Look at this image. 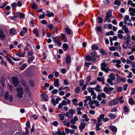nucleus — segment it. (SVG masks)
Segmentation results:
<instances>
[{"label": "nucleus", "mask_w": 135, "mask_h": 135, "mask_svg": "<svg viewBox=\"0 0 135 135\" xmlns=\"http://www.w3.org/2000/svg\"><path fill=\"white\" fill-rule=\"evenodd\" d=\"M51 92L52 94H55L57 93L58 90L57 89H55L52 91Z\"/></svg>", "instance_id": "53"}, {"label": "nucleus", "mask_w": 135, "mask_h": 135, "mask_svg": "<svg viewBox=\"0 0 135 135\" xmlns=\"http://www.w3.org/2000/svg\"><path fill=\"white\" fill-rule=\"evenodd\" d=\"M91 49L92 50H98L99 49V47L96 46L95 45H93L91 47Z\"/></svg>", "instance_id": "42"}, {"label": "nucleus", "mask_w": 135, "mask_h": 135, "mask_svg": "<svg viewBox=\"0 0 135 135\" xmlns=\"http://www.w3.org/2000/svg\"><path fill=\"white\" fill-rule=\"evenodd\" d=\"M63 124L64 125L66 126L67 127H69L70 126V123L68 122H67L66 120H65L64 121L62 120Z\"/></svg>", "instance_id": "35"}, {"label": "nucleus", "mask_w": 135, "mask_h": 135, "mask_svg": "<svg viewBox=\"0 0 135 135\" xmlns=\"http://www.w3.org/2000/svg\"><path fill=\"white\" fill-rule=\"evenodd\" d=\"M99 51L102 56L104 55H107V53L105 52V50L103 49H100L99 50Z\"/></svg>", "instance_id": "37"}, {"label": "nucleus", "mask_w": 135, "mask_h": 135, "mask_svg": "<svg viewBox=\"0 0 135 135\" xmlns=\"http://www.w3.org/2000/svg\"><path fill=\"white\" fill-rule=\"evenodd\" d=\"M129 11L130 13L129 15L131 16H134V14L135 13V9L133 8L132 7H130L129 8Z\"/></svg>", "instance_id": "13"}, {"label": "nucleus", "mask_w": 135, "mask_h": 135, "mask_svg": "<svg viewBox=\"0 0 135 135\" xmlns=\"http://www.w3.org/2000/svg\"><path fill=\"white\" fill-rule=\"evenodd\" d=\"M101 122H98V123L96 124L95 128L97 131H99L101 129V128H99V127L102 125Z\"/></svg>", "instance_id": "17"}, {"label": "nucleus", "mask_w": 135, "mask_h": 135, "mask_svg": "<svg viewBox=\"0 0 135 135\" xmlns=\"http://www.w3.org/2000/svg\"><path fill=\"white\" fill-rule=\"evenodd\" d=\"M97 80L99 82H101L103 80H105V79L103 76H102L101 78L98 77L97 78Z\"/></svg>", "instance_id": "41"}, {"label": "nucleus", "mask_w": 135, "mask_h": 135, "mask_svg": "<svg viewBox=\"0 0 135 135\" xmlns=\"http://www.w3.org/2000/svg\"><path fill=\"white\" fill-rule=\"evenodd\" d=\"M100 86L99 85H96L95 88H94V89L98 92H100L102 91V90L100 89Z\"/></svg>", "instance_id": "25"}, {"label": "nucleus", "mask_w": 135, "mask_h": 135, "mask_svg": "<svg viewBox=\"0 0 135 135\" xmlns=\"http://www.w3.org/2000/svg\"><path fill=\"white\" fill-rule=\"evenodd\" d=\"M4 98L6 100H9L10 102L12 101L13 99L12 96L9 94V93L8 91L5 93Z\"/></svg>", "instance_id": "5"}, {"label": "nucleus", "mask_w": 135, "mask_h": 135, "mask_svg": "<svg viewBox=\"0 0 135 135\" xmlns=\"http://www.w3.org/2000/svg\"><path fill=\"white\" fill-rule=\"evenodd\" d=\"M46 12L47 13L46 15V16L47 17H50L51 16H54V15L53 13L49 11H47Z\"/></svg>", "instance_id": "19"}, {"label": "nucleus", "mask_w": 135, "mask_h": 135, "mask_svg": "<svg viewBox=\"0 0 135 135\" xmlns=\"http://www.w3.org/2000/svg\"><path fill=\"white\" fill-rule=\"evenodd\" d=\"M93 89H94V88H92L89 87L87 88V90L88 92L91 93V95L94 94L95 93V92L93 90Z\"/></svg>", "instance_id": "22"}, {"label": "nucleus", "mask_w": 135, "mask_h": 135, "mask_svg": "<svg viewBox=\"0 0 135 135\" xmlns=\"http://www.w3.org/2000/svg\"><path fill=\"white\" fill-rule=\"evenodd\" d=\"M25 91L27 93L30 92L29 91L28 86H25Z\"/></svg>", "instance_id": "45"}, {"label": "nucleus", "mask_w": 135, "mask_h": 135, "mask_svg": "<svg viewBox=\"0 0 135 135\" xmlns=\"http://www.w3.org/2000/svg\"><path fill=\"white\" fill-rule=\"evenodd\" d=\"M26 132L25 133H23V135H29V131H28L27 129V128L25 127Z\"/></svg>", "instance_id": "51"}, {"label": "nucleus", "mask_w": 135, "mask_h": 135, "mask_svg": "<svg viewBox=\"0 0 135 135\" xmlns=\"http://www.w3.org/2000/svg\"><path fill=\"white\" fill-rule=\"evenodd\" d=\"M27 66V64H23L22 66L20 67V69L21 70H23L25 69L26 68Z\"/></svg>", "instance_id": "34"}, {"label": "nucleus", "mask_w": 135, "mask_h": 135, "mask_svg": "<svg viewBox=\"0 0 135 135\" xmlns=\"http://www.w3.org/2000/svg\"><path fill=\"white\" fill-rule=\"evenodd\" d=\"M5 36L2 29H0V39L3 41L4 40Z\"/></svg>", "instance_id": "10"}, {"label": "nucleus", "mask_w": 135, "mask_h": 135, "mask_svg": "<svg viewBox=\"0 0 135 135\" xmlns=\"http://www.w3.org/2000/svg\"><path fill=\"white\" fill-rule=\"evenodd\" d=\"M122 89L121 87H119L117 88V90L119 92H120L122 90Z\"/></svg>", "instance_id": "63"}, {"label": "nucleus", "mask_w": 135, "mask_h": 135, "mask_svg": "<svg viewBox=\"0 0 135 135\" xmlns=\"http://www.w3.org/2000/svg\"><path fill=\"white\" fill-rule=\"evenodd\" d=\"M26 52H22L21 54L19 52H17L16 54V55L20 57H24L25 56V54Z\"/></svg>", "instance_id": "27"}, {"label": "nucleus", "mask_w": 135, "mask_h": 135, "mask_svg": "<svg viewBox=\"0 0 135 135\" xmlns=\"http://www.w3.org/2000/svg\"><path fill=\"white\" fill-rule=\"evenodd\" d=\"M118 103V98H116L110 102L108 103V105L109 106H112L117 104Z\"/></svg>", "instance_id": "6"}, {"label": "nucleus", "mask_w": 135, "mask_h": 135, "mask_svg": "<svg viewBox=\"0 0 135 135\" xmlns=\"http://www.w3.org/2000/svg\"><path fill=\"white\" fill-rule=\"evenodd\" d=\"M12 80L13 84L15 86L18 85L19 83V81L17 77H13L12 78Z\"/></svg>", "instance_id": "8"}, {"label": "nucleus", "mask_w": 135, "mask_h": 135, "mask_svg": "<svg viewBox=\"0 0 135 135\" xmlns=\"http://www.w3.org/2000/svg\"><path fill=\"white\" fill-rule=\"evenodd\" d=\"M68 44L66 43H64L63 44L62 48L64 51H67L68 49Z\"/></svg>", "instance_id": "24"}, {"label": "nucleus", "mask_w": 135, "mask_h": 135, "mask_svg": "<svg viewBox=\"0 0 135 135\" xmlns=\"http://www.w3.org/2000/svg\"><path fill=\"white\" fill-rule=\"evenodd\" d=\"M65 89H67V91H70V89L69 87L68 86H65L64 88L60 87L59 88V91H61L62 90H64Z\"/></svg>", "instance_id": "26"}, {"label": "nucleus", "mask_w": 135, "mask_h": 135, "mask_svg": "<svg viewBox=\"0 0 135 135\" xmlns=\"http://www.w3.org/2000/svg\"><path fill=\"white\" fill-rule=\"evenodd\" d=\"M98 18L99 20V21L98 22V23H101L102 22L103 19L102 17H98Z\"/></svg>", "instance_id": "49"}, {"label": "nucleus", "mask_w": 135, "mask_h": 135, "mask_svg": "<svg viewBox=\"0 0 135 135\" xmlns=\"http://www.w3.org/2000/svg\"><path fill=\"white\" fill-rule=\"evenodd\" d=\"M58 124V122L56 121H54L51 124L54 125L55 126H57Z\"/></svg>", "instance_id": "62"}, {"label": "nucleus", "mask_w": 135, "mask_h": 135, "mask_svg": "<svg viewBox=\"0 0 135 135\" xmlns=\"http://www.w3.org/2000/svg\"><path fill=\"white\" fill-rule=\"evenodd\" d=\"M66 62L67 64L70 63L71 61V57L70 55L67 56L65 59Z\"/></svg>", "instance_id": "16"}, {"label": "nucleus", "mask_w": 135, "mask_h": 135, "mask_svg": "<svg viewBox=\"0 0 135 135\" xmlns=\"http://www.w3.org/2000/svg\"><path fill=\"white\" fill-rule=\"evenodd\" d=\"M61 100V99L60 98H57L56 100L54 98H52L51 99V101L53 105L54 106H55L56 104H57L59 103V101Z\"/></svg>", "instance_id": "7"}, {"label": "nucleus", "mask_w": 135, "mask_h": 135, "mask_svg": "<svg viewBox=\"0 0 135 135\" xmlns=\"http://www.w3.org/2000/svg\"><path fill=\"white\" fill-rule=\"evenodd\" d=\"M110 50L112 51H114L115 50V47L114 46L110 47H109Z\"/></svg>", "instance_id": "56"}, {"label": "nucleus", "mask_w": 135, "mask_h": 135, "mask_svg": "<svg viewBox=\"0 0 135 135\" xmlns=\"http://www.w3.org/2000/svg\"><path fill=\"white\" fill-rule=\"evenodd\" d=\"M128 102L131 105H133L135 103L134 100L132 98H130L129 99Z\"/></svg>", "instance_id": "39"}, {"label": "nucleus", "mask_w": 135, "mask_h": 135, "mask_svg": "<svg viewBox=\"0 0 135 135\" xmlns=\"http://www.w3.org/2000/svg\"><path fill=\"white\" fill-rule=\"evenodd\" d=\"M114 89L112 87L108 88L107 87H105L104 88V91L105 93H107L108 91H112Z\"/></svg>", "instance_id": "14"}, {"label": "nucleus", "mask_w": 135, "mask_h": 135, "mask_svg": "<svg viewBox=\"0 0 135 135\" xmlns=\"http://www.w3.org/2000/svg\"><path fill=\"white\" fill-rule=\"evenodd\" d=\"M95 51H94L93 52H91L90 55H87L85 56V59L87 61H92L94 62L95 61Z\"/></svg>", "instance_id": "1"}, {"label": "nucleus", "mask_w": 135, "mask_h": 135, "mask_svg": "<svg viewBox=\"0 0 135 135\" xmlns=\"http://www.w3.org/2000/svg\"><path fill=\"white\" fill-rule=\"evenodd\" d=\"M127 77L128 78H131L132 77V73L131 72H129V75L127 76Z\"/></svg>", "instance_id": "60"}, {"label": "nucleus", "mask_w": 135, "mask_h": 135, "mask_svg": "<svg viewBox=\"0 0 135 135\" xmlns=\"http://www.w3.org/2000/svg\"><path fill=\"white\" fill-rule=\"evenodd\" d=\"M80 89L79 86H77L76 87L75 89V92L76 93H77L80 90Z\"/></svg>", "instance_id": "48"}, {"label": "nucleus", "mask_w": 135, "mask_h": 135, "mask_svg": "<svg viewBox=\"0 0 135 135\" xmlns=\"http://www.w3.org/2000/svg\"><path fill=\"white\" fill-rule=\"evenodd\" d=\"M129 17L128 15H126L125 16L124 20L125 21H128L129 20Z\"/></svg>", "instance_id": "58"}, {"label": "nucleus", "mask_w": 135, "mask_h": 135, "mask_svg": "<svg viewBox=\"0 0 135 135\" xmlns=\"http://www.w3.org/2000/svg\"><path fill=\"white\" fill-rule=\"evenodd\" d=\"M94 103L97 107H99L100 105L99 103V102L97 100H94Z\"/></svg>", "instance_id": "55"}, {"label": "nucleus", "mask_w": 135, "mask_h": 135, "mask_svg": "<svg viewBox=\"0 0 135 135\" xmlns=\"http://www.w3.org/2000/svg\"><path fill=\"white\" fill-rule=\"evenodd\" d=\"M102 27L100 26H98L97 27L96 29V31L100 32H101V31H102Z\"/></svg>", "instance_id": "47"}, {"label": "nucleus", "mask_w": 135, "mask_h": 135, "mask_svg": "<svg viewBox=\"0 0 135 135\" xmlns=\"http://www.w3.org/2000/svg\"><path fill=\"white\" fill-rule=\"evenodd\" d=\"M1 64L2 65H4L5 66H6V62L5 61H4L3 59H2L1 61Z\"/></svg>", "instance_id": "46"}, {"label": "nucleus", "mask_w": 135, "mask_h": 135, "mask_svg": "<svg viewBox=\"0 0 135 135\" xmlns=\"http://www.w3.org/2000/svg\"><path fill=\"white\" fill-rule=\"evenodd\" d=\"M105 117V115L103 114H101L99 116V117L97 118V122H102V119L103 120Z\"/></svg>", "instance_id": "20"}, {"label": "nucleus", "mask_w": 135, "mask_h": 135, "mask_svg": "<svg viewBox=\"0 0 135 135\" xmlns=\"http://www.w3.org/2000/svg\"><path fill=\"white\" fill-rule=\"evenodd\" d=\"M32 7L33 9H36L37 8V4L35 3L32 4Z\"/></svg>", "instance_id": "40"}, {"label": "nucleus", "mask_w": 135, "mask_h": 135, "mask_svg": "<svg viewBox=\"0 0 135 135\" xmlns=\"http://www.w3.org/2000/svg\"><path fill=\"white\" fill-rule=\"evenodd\" d=\"M59 79H55L54 84V86L58 88L60 86V85L59 84Z\"/></svg>", "instance_id": "15"}, {"label": "nucleus", "mask_w": 135, "mask_h": 135, "mask_svg": "<svg viewBox=\"0 0 135 135\" xmlns=\"http://www.w3.org/2000/svg\"><path fill=\"white\" fill-rule=\"evenodd\" d=\"M109 128L113 132H116L117 131V128L114 126H109Z\"/></svg>", "instance_id": "23"}, {"label": "nucleus", "mask_w": 135, "mask_h": 135, "mask_svg": "<svg viewBox=\"0 0 135 135\" xmlns=\"http://www.w3.org/2000/svg\"><path fill=\"white\" fill-rule=\"evenodd\" d=\"M100 96L102 98H105L106 97L105 94L103 93H101L99 94Z\"/></svg>", "instance_id": "50"}, {"label": "nucleus", "mask_w": 135, "mask_h": 135, "mask_svg": "<svg viewBox=\"0 0 135 135\" xmlns=\"http://www.w3.org/2000/svg\"><path fill=\"white\" fill-rule=\"evenodd\" d=\"M19 15L20 16V18L23 19V18L24 17L25 15L23 13H19Z\"/></svg>", "instance_id": "57"}, {"label": "nucleus", "mask_w": 135, "mask_h": 135, "mask_svg": "<svg viewBox=\"0 0 135 135\" xmlns=\"http://www.w3.org/2000/svg\"><path fill=\"white\" fill-rule=\"evenodd\" d=\"M109 78L113 81L115 79V76L113 73H111L109 75Z\"/></svg>", "instance_id": "33"}, {"label": "nucleus", "mask_w": 135, "mask_h": 135, "mask_svg": "<svg viewBox=\"0 0 135 135\" xmlns=\"http://www.w3.org/2000/svg\"><path fill=\"white\" fill-rule=\"evenodd\" d=\"M100 65V68L102 71H104L106 73L108 72L109 70L111 71L108 67H107L106 68L107 66V64L105 62H103Z\"/></svg>", "instance_id": "2"}, {"label": "nucleus", "mask_w": 135, "mask_h": 135, "mask_svg": "<svg viewBox=\"0 0 135 135\" xmlns=\"http://www.w3.org/2000/svg\"><path fill=\"white\" fill-rule=\"evenodd\" d=\"M35 57L34 56H32L31 57H29L27 60V61L28 63H31L34 59Z\"/></svg>", "instance_id": "29"}, {"label": "nucleus", "mask_w": 135, "mask_h": 135, "mask_svg": "<svg viewBox=\"0 0 135 135\" xmlns=\"http://www.w3.org/2000/svg\"><path fill=\"white\" fill-rule=\"evenodd\" d=\"M112 62L114 63H116L115 64V65L117 67L120 68L121 67V66L120 65L121 63V61L120 60H116L115 59H113Z\"/></svg>", "instance_id": "9"}, {"label": "nucleus", "mask_w": 135, "mask_h": 135, "mask_svg": "<svg viewBox=\"0 0 135 135\" xmlns=\"http://www.w3.org/2000/svg\"><path fill=\"white\" fill-rule=\"evenodd\" d=\"M91 79V77L90 76H88L87 79H86V81L88 82H89Z\"/></svg>", "instance_id": "64"}, {"label": "nucleus", "mask_w": 135, "mask_h": 135, "mask_svg": "<svg viewBox=\"0 0 135 135\" xmlns=\"http://www.w3.org/2000/svg\"><path fill=\"white\" fill-rule=\"evenodd\" d=\"M52 38L53 39L54 42L55 43L57 42L59 40V38L57 36L55 37Z\"/></svg>", "instance_id": "54"}, {"label": "nucleus", "mask_w": 135, "mask_h": 135, "mask_svg": "<svg viewBox=\"0 0 135 135\" xmlns=\"http://www.w3.org/2000/svg\"><path fill=\"white\" fill-rule=\"evenodd\" d=\"M61 35L62 40H64V42H66L67 41V38L65 37V35L63 33H61Z\"/></svg>", "instance_id": "32"}, {"label": "nucleus", "mask_w": 135, "mask_h": 135, "mask_svg": "<svg viewBox=\"0 0 135 135\" xmlns=\"http://www.w3.org/2000/svg\"><path fill=\"white\" fill-rule=\"evenodd\" d=\"M33 33L35 34V35L36 36L38 37V31H37V29H34L33 31Z\"/></svg>", "instance_id": "43"}, {"label": "nucleus", "mask_w": 135, "mask_h": 135, "mask_svg": "<svg viewBox=\"0 0 135 135\" xmlns=\"http://www.w3.org/2000/svg\"><path fill=\"white\" fill-rule=\"evenodd\" d=\"M117 36L120 39L122 38L123 37V35L120 33H118L117 35Z\"/></svg>", "instance_id": "59"}, {"label": "nucleus", "mask_w": 135, "mask_h": 135, "mask_svg": "<svg viewBox=\"0 0 135 135\" xmlns=\"http://www.w3.org/2000/svg\"><path fill=\"white\" fill-rule=\"evenodd\" d=\"M43 99L45 101H47L48 100V96L45 93H43L41 94Z\"/></svg>", "instance_id": "18"}, {"label": "nucleus", "mask_w": 135, "mask_h": 135, "mask_svg": "<svg viewBox=\"0 0 135 135\" xmlns=\"http://www.w3.org/2000/svg\"><path fill=\"white\" fill-rule=\"evenodd\" d=\"M122 29L124 30V32L126 33H127L129 32V31L128 28L126 27V25H123L122 28Z\"/></svg>", "instance_id": "30"}, {"label": "nucleus", "mask_w": 135, "mask_h": 135, "mask_svg": "<svg viewBox=\"0 0 135 135\" xmlns=\"http://www.w3.org/2000/svg\"><path fill=\"white\" fill-rule=\"evenodd\" d=\"M65 129L66 133L67 134H68L69 132H70V130L69 129H67L66 128H65Z\"/></svg>", "instance_id": "61"}, {"label": "nucleus", "mask_w": 135, "mask_h": 135, "mask_svg": "<svg viewBox=\"0 0 135 135\" xmlns=\"http://www.w3.org/2000/svg\"><path fill=\"white\" fill-rule=\"evenodd\" d=\"M124 112L127 113L129 111V109L128 107L126 106H125L123 108Z\"/></svg>", "instance_id": "44"}, {"label": "nucleus", "mask_w": 135, "mask_h": 135, "mask_svg": "<svg viewBox=\"0 0 135 135\" xmlns=\"http://www.w3.org/2000/svg\"><path fill=\"white\" fill-rule=\"evenodd\" d=\"M9 33L11 35H14L17 33V30L14 28H12L9 30Z\"/></svg>", "instance_id": "12"}, {"label": "nucleus", "mask_w": 135, "mask_h": 135, "mask_svg": "<svg viewBox=\"0 0 135 135\" xmlns=\"http://www.w3.org/2000/svg\"><path fill=\"white\" fill-rule=\"evenodd\" d=\"M65 115V113L63 114L62 113L61 114H58V117L60 118V119L61 120H63L64 119V115Z\"/></svg>", "instance_id": "28"}, {"label": "nucleus", "mask_w": 135, "mask_h": 135, "mask_svg": "<svg viewBox=\"0 0 135 135\" xmlns=\"http://www.w3.org/2000/svg\"><path fill=\"white\" fill-rule=\"evenodd\" d=\"M72 101L73 102V104L75 105H78V101L77 99L76 98H74L73 99Z\"/></svg>", "instance_id": "36"}, {"label": "nucleus", "mask_w": 135, "mask_h": 135, "mask_svg": "<svg viewBox=\"0 0 135 135\" xmlns=\"http://www.w3.org/2000/svg\"><path fill=\"white\" fill-rule=\"evenodd\" d=\"M65 30L66 33L68 35H70L72 32V30L69 28L66 27L65 28Z\"/></svg>", "instance_id": "21"}, {"label": "nucleus", "mask_w": 135, "mask_h": 135, "mask_svg": "<svg viewBox=\"0 0 135 135\" xmlns=\"http://www.w3.org/2000/svg\"><path fill=\"white\" fill-rule=\"evenodd\" d=\"M114 4L115 5H116L118 6H119L121 4V2L119 0H115L114 2Z\"/></svg>", "instance_id": "38"}, {"label": "nucleus", "mask_w": 135, "mask_h": 135, "mask_svg": "<svg viewBox=\"0 0 135 135\" xmlns=\"http://www.w3.org/2000/svg\"><path fill=\"white\" fill-rule=\"evenodd\" d=\"M108 116L111 119H114L116 118V117L115 115L111 113H109Z\"/></svg>", "instance_id": "31"}, {"label": "nucleus", "mask_w": 135, "mask_h": 135, "mask_svg": "<svg viewBox=\"0 0 135 135\" xmlns=\"http://www.w3.org/2000/svg\"><path fill=\"white\" fill-rule=\"evenodd\" d=\"M83 120H80V124L79 127V129L80 131L81 132H82L83 129L85 128L86 125V123Z\"/></svg>", "instance_id": "4"}, {"label": "nucleus", "mask_w": 135, "mask_h": 135, "mask_svg": "<svg viewBox=\"0 0 135 135\" xmlns=\"http://www.w3.org/2000/svg\"><path fill=\"white\" fill-rule=\"evenodd\" d=\"M16 5V3H14L11 4V6L13 8V9H15Z\"/></svg>", "instance_id": "52"}, {"label": "nucleus", "mask_w": 135, "mask_h": 135, "mask_svg": "<svg viewBox=\"0 0 135 135\" xmlns=\"http://www.w3.org/2000/svg\"><path fill=\"white\" fill-rule=\"evenodd\" d=\"M17 90L18 91V94H17V96L20 98L23 97V91L22 88L20 86H18L17 88Z\"/></svg>", "instance_id": "3"}, {"label": "nucleus", "mask_w": 135, "mask_h": 135, "mask_svg": "<svg viewBox=\"0 0 135 135\" xmlns=\"http://www.w3.org/2000/svg\"><path fill=\"white\" fill-rule=\"evenodd\" d=\"M112 13L111 12H108L106 13V16L105 17L104 19V21L105 22L107 21L108 19L112 17Z\"/></svg>", "instance_id": "11"}]
</instances>
